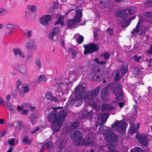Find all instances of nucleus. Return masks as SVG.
Segmentation results:
<instances>
[{"mask_svg":"<svg viewBox=\"0 0 152 152\" xmlns=\"http://www.w3.org/2000/svg\"><path fill=\"white\" fill-rule=\"evenodd\" d=\"M115 15L118 17L124 18L127 17L128 16V15L126 10H124L117 11Z\"/></svg>","mask_w":152,"mask_h":152,"instance_id":"dca6fc26","label":"nucleus"},{"mask_svg":"<svg viewBox=\"0 0 152 152\" xmlns=\"http://www.w3.org/2000/svg\"><path fill=\"white\" fill-rule=\"evenodd\" d=\"M8 12L4 9H0V16H3L7 14Z\"/></svg>","mask_w":152,"mask_h":152,"instance_id":"37998d69","label":"nucleus"},{"mask_svg":"<svg viewBox=\"0 0 152 152\" xmlns=\"http://www.w3.org/2000/svg\"><path fill=\"white\" fill-rule=\"evenodd\" d=\"M53 110L48 116V121L50 123H53L51 127L54 132H57L59 131L62 126L67 113L65 110H61L59 107H53Z\"/></svg>","mask_w":152,"mask_h":152,"instance_id":"f257e3e1","label":"nucleus"},{"mask_svg":"<svg viewBox=\"0 0 152 152\" xmlns=\"http://www.w3.org/2000/svg\"><path fill=\"white\" fill-rule=\"evenodd\" d=\"M112 91L116 96V99L119 101L122 100L124 96L121 88V85L118 84L116 86H113Z\"/></svg>","mask_w":152,"mask_h":152,"instance_id":"20e7f679","label":"nucleus"},{"mask_svg":"<svg viewBox=\"0 0 152 152\" xmlns=\"http://www.w3.org/2000/svg\"><path fill=\"white\" fill-rule=\"evenodd\" d=\"M91 94V92L90 91L88 93H87L86 94H85L84 97H83V99H93V98L92 97H91L92 96Z\"/></svg>","mask_w":152,"mask_h":152,"instance_id":"c9c22d12","label":"nucleus"},{"mask_svg":"<svg viewBox=\"0 0 152 152\" xmlns=\"http://www.w3.org/2000/svg\"><path fill=\"white\" fill-rule=\"evenodd\" d=\"M46 145L48 150L50 151L52 147V142L50 141H48Z\"/></svg>","mask_w":152,"mask_h":152,"instance_id":"09e8293b","label":"nucleus"},{"mask_svg":"<svg viewBox=\"0 0 152 152\" xmlns=\"http://www.w3.org/2000/svg\"><path fill=\"white\" fill-rule=\"evenodd\" d=\"M134 72L137 74H138L140 73V70L138 68L136 67H134Z\"/></svg>","mask_w":152,"mask_h":152,"instance_id":"4d7b16f0","label":"nucleus"},{"mask_svg":"<svg viewBox=\"0 0 152 152\" xmlns=\"http://www.w3.org/2000/svg\"><path fill=\"white\" fill-rule=\"evenodd\" d=\"M137 11V9L135 7H132L129 8L127 10L128 15H131L135 13Z\"/></svg>","mask_w":152,"mask_h":152,"instance_id":"c756f323","label":"nucleus"},{"mask_svg":"<svg viewBox=\"0 0 152 152\" xmlns=\"http://www.w3.org/2000/svg\"><path fill=\"white\" fill-rule=\"evenodd\" d=\"M103 56L104 58L105 59H107L109 58L110 57V55L109 54L105 52Z\"/></svg>","mask_w":152,"mask_h":152,"instance_id":"6e6d98bb","label":"nucleus"},{"mask_svg":"<svg viewBox=\"0 0 152 152\" xmlns=\"http://www.w3.org/2000/svg\"><path fill=\"white\" fill-rule=\"evenodd\" d=\"M111 127L121 133L125 132L126 124L124 121H116L114 124L112 125Z\"/></svg>","mask_w":152,"mask_h":152,"instance_id":"423d86ee","label":"nucleus"},{"mask_svg":"<svg viewBox=\"0 0 152 152\" xmlns=\"http://www.w3.org/2000/svg\"><path fill=\"white\" fill-rule=\"evenodd\" d=\"M33 54L32 53L29 54L28 56V57L27 58V61H31L32 57Z\"/></svg>","mask_w":152,"mask_h":152,"instance_id":"e2e57ef3","label":"nucleus"},{"mask_svg":"<svg viewBox=\"0 0 152 152\" xmlns=\"http://www.w3.org/2000/svg\"><path fill=\"white\" fill-rule=\"evenodd\" d=\"M140 26H136L135 28L133 29L131 32V33L133 34V36L134 35V33H137L140 31Z\"/></svg>","mask_w":152,"mask_h":152,"instance_id":"a19ab883","label":"nucleus"},{"mask_svg":"<svg viewBox=\"0 0 152 152\" xmlns=\"http://www.w3.org/2000/svg\"><path fill=\"white\" fill-rule=\"evenodd\" d=\"M79 126V122L78 121H76L72 123L70 125V128L71 129H76Z\"/></svg>","mask_w":152,"mask_h":152,"instance_id":"473e14b6","label":"nucleus"},{"mask_svg":"<svg viewBox=\"0 0 152 152\" xmlns=\"http://www.w3.org/2000/svg\"><path fill=\"white\" fill-rule=\"evenodd\" d=\"M131 152H145V151L142 150L140 147H135L133 149H131L130 151Z\"/></svg>","mask_w":152,"mask_h":152,"instance_id":"e433bc0d","label":"nucleus"},{"mask_svg":"<svg viewBox=\"0 0 152 152\" xmlns=\"http://www.w3.org/2000/svg\"><path fill=\"white\" fill-rule=\"evenodd\" d=\"M22 113H21L22 114L24 115H26L28 114V110H22Z\"/></svg>","mask_w":152,"mask_h":152,"instance_id":"69168bd1","label":"nucleus"},{"mask_svg":"<svg viewBox=\"0 0 152 152\" xmlns=\"http://www.w3.org/2000/svg\"><path fill=\"white\" fill-rule=\"evenodd\" d=\"M68 52L70 53L73 58H75L77 56V52L72 48H70L68 50Z\"/></svg>","mask_w":152,"mask_h":152,"instance_id":"b1692460","label":"nucleus"},{"mask_svg":"<svg viewBox=\"0 0 152 152\" xmlns=\"http://www.w3.org/2000/svg\"><path fill=\"white\" fill-rule=\"evenodd\" d=\"M76 23L73 19L69 20L67 22V26L69 28H73L76 25Z\"/></svg>","mask_w":152,"mask_h":152,"instance_id":"5701e85b","label":"nucleus"},{"mask_svg":"<svg viewBox=\"0 0 152 152\" xmlns=\"http://www.w3.org/2000/svg\"><path fill=\"white\" fill-rule=\"evenodd\" d=\"M14 68L15 69H18L22 74H25L27 71L26 68L23 64H16L15 65Z\"/></svg>","mask_w":152,"mask_h":152,"instance_id":"2eb2a0df","label":"nucleus"},{"mask_svg":"<svg viewBox=\"0 0 152 152\" xmlns=\"http://www.w3.org/2000/svg\"><path fill=\"white\" fill-rule=\"evenodd\" d=\"M108 117L109 114L108 113H101L99 115L97 122L95 126V130L98 126L104 124L106 122Z\"/></svg>","mask_w":152,"mask_h":152,"instance_id":"6e6552de","label":"nucleus"},{"mask_svg":"<svg viewBox=\"0 0 152 152\" xmlns=\"http://www.w3.org/2000/svg\"><path fill=\"white\" fill-rule=\"evenodd\" d=\"M137 138L141 143L144 146L147 145L149 140V139L143 135H138Z\"/></svg>","mask_w":152,"mask_h":152,"instance_id":"f8f14e48","label":"nucleus"},{"mask_svg":"<svg viewBox=\"0 0 152 152\" xmlns=\"http://www.w3.org/2000/svg\"><path fill=\"white\" fill-rule=\"evenodd\" d=\"M146 53L149 55L152 54V44L151 45L150 49L146 50Z\"/></svg>","mask_w":152,"mask_h":152,"instance_id":"680f3d73","label":"nucleus"},{"mask_svg":"<svg viewBox=\"0 0 152 152\" xmlns=\"http://www.w3.org/2000/svg\"><path fill=\"white\" fill-rule=\"evenodd\" d=\"M59 28L58 27H55L51 31L48 35L49 38H53L54 36L56 35L59 31Z\"/></svg>","mask_w":152,"mask_h":152,"instance_id":"412c9836","label":"nucleus"},{"mask_svg":"<svg viewBox=\"0 0 152 152\" xmlns=\"http://www.w3.org/2000/svg\"><path fill=\"white\" fill-rule=\"evenodd\" d=\"M144 15L148 18H152V11L151 12H145L143 13Z\"/></svg>","mask_w":152,"mask_h":152,"instance_id":"79ce46f5","label":"nucleus"},{"mask_svg":"<svg viewBox=\"0 0 152 152\" xmlns=\"http://www.w3.org/2000/svg\"><path fill=\"white\" fill-rule=\"evenodd\" d=\"M120 72L121 71L120 70H117L116 71L114 77V80H115L116 81L120 80L121 78V77H120Z\"/></svg>","mask_w":152,"mask_h":152,"instance_id":"7c9ffc66","label":"nucleus"},{"mask_svg":"<svg viewBox=\"0 0 152 152\" xmlns=\"http://www.w3.org/2000/svg\"><path fill=\"white\" fill-rule=\"evenodd\" d=\"M121 24L122 27H126L129 25L127 20H122Z\"/></svg>","mask_w":152,"mask_h":152,"instance_id":"58836bf2","label":"nucleus"},{"mask_svg":"<svg viewBox=\"0 0 152 152\" xmlns=\"http://www.w3.org/2000/svg\"><path fill=\"white\" fill-rule=\"evenodd\" d=\"M73 38H84V37L83 36L80 35L79 34L77 33L75 35Z\"/></svg>","mask_w":152,"mask_h":152,"instance_id":"bf43d9fd","label":"nucleus"},{"mask_svg":"<svg viewBox=\"0 0 152 152\" xmlns=\"http://www.w3.org/2000/svg\"><path fill=\"white\" fill-rule=\"evenodd\" d=\"M94 140L93 134L92 133H89L88 134L87 140L84 139L83 145L85 146L91 145L92 144Z\"/></svg>","mask_w":152,"mask_h":152,"instance_id":"ddd939ff","label":"nucleus"},{"mask_svg":"<svg viewBox=\"0 0 152 152\" xmlns=\"http://www.w3.org/2000/svg\"><path fill=\"white\" fill-rule=\"evenodd\" d=\"M52 95L50 92H47L45 95L46 97L48 100H50L52 97Z\"/></svg>","mask_w":152,"mask_h":152,"instance_id":"3c124183","label":"nucleus"},{"mask_svg":"<svg viewBox=\"0 0 152 152\" xmlns=\"http://www.w3.org/2000/svg\"><path fill=\"white\" fill-rule=\"evenodd\" d=\"M44 16L48 22L51 21L52 20V16L50 15H46Z\"/></svg>","mask_w":152,"mask_h":152,"instance_id":"8fccbe9b","label":"nucleus"},{"mask_svg":"<svg viewBox=\"0 0 152 152\" xmlns=\"http://www.w3.org/2000/svg\"><path fill=\"white\" fill-rule=\"evenodd\" d=\"M107 141L110 143L108 145L111 148H114L117 145L118 137L114 133L110 131H106L104 135Z\"/></svg>","mask_w":152,"mask_h":152,"instance_id":"f03ea898","label":"nucleus"},{"mask_svg":"<svg viewBox=\"0 0 152 152\" xmlns=\"http://www.w3.org/2000/svg\"><path fill=\"white\" fill-rule=\"evenodd\" d=\"M67 140L66 137L61 138L58 141L57 149L58 152H61L64 148L65 144Z\"/></svg>","mask_w":152,"mask_h":152,"instance_id":"9d476101","label":"nucleus"},{"mask_svg":"<svg viewBox=\"0 0 152 152\" xmlns=\"http://www.w3.org/2000/svg\"><path fill=\"white\" fill-rule=\"evenodd\" d=\"M21 80H18L16 83V86L17 88L18 87V86H20L21 84Z\"/></svg>","mask_w":152,"mask_h":152,"instance_id":"338daca9","label":"nucleus"},{"mask_svg":"<svg viewBox=\"0 0 152 152\" xmlns=\"http://www.w3.org/2000/svg\"><path fill=\"white\" fill-rule=\"evenodd\" d=\"M36 63L39 67V68H40L41 66V64L40 61V60L39 58H37L36 60Z\"/></svg>","mask_w":152,"mask_h":152,"instance_id":"de8ad7c7","label":"nucleus"},{"mask_svg":"<svg viewBox=\"0 0 152 152\" xmlns=\"http://www.w3.org/2000/svg\"><path fill=\"white\" fill-rule=\"evenodd\" d=\"M35 45V42L33 39H29L28 40L26 46V48L29 49L33 47Z\"/></svg>","mask_w":152,"mask_h":152,"instance_id":"aec40b11","label":"nucleus"},{"mask_svg":"<svg viewBox=\"0 0 152 152\" xmlns=\"http://www.w3.org/2000/svg\"><path fill=\"white\" fill-rule=\"evenodd\" d=\"M18 123L17 126L15 127L16 129L17 130L20 131L23 127V124L21 121H17Z\"/></svg>","mask_w":152,"mask_h":152,"instance_id":"72a5a7b5","label":"nucleus"},{"mask_svg":"<svg viewBox=\"0 0 152 152\" xmlns=\"http://www.w3.org/2000/svg\"><path fill=\"white\" fill-rule=\"evenodd\" d=\"M71 138L75 145H83L84 138L82 136L81 132L78 130H76L70 134Z\"/></svg>","mask_w":152,"mask_h":152,"instance_id":"7ed1b4c3","label":"nucleus"},{"mask_svg":"<svg viewBox=\"0 0 152 152\" xmlns=\"http://www.w3.org/2000/svg\"><path fill=\"white\" fill-rule=\"evenodd\" d=\"M38 118V116L34 114H32L30 116V118L31 122H33L35 121V120Z\"/></svg>","mask_w":152,"mask_h":152,"instance_id":"c03bdc74","label":"nucleus"},{"mask_svg":"<svg viewBox=\"0 0 152 152\" xmlns=\"http://www.w3.org/2000/svg\"><path fill=\"white\" fill-rule=\"evenodd\" d=\"M100 86H98L96 89L91 91L92 95L91 97L93 98V99L98 94L100 90Z\"/></svg>","mask_w":152,"mask_h":152,"instance_id":"393cba45","label":"nucleus"},{"mask_svg":"<svg viewBox=\"0 0 152 152\" xmlns=\"http://www.w3.org/2000/svg\"><path fill=\"white\" fill-rule=\"evenodd\" d=\"M86 87L82 85L78 86L76 88L75 95L76 97L82 98L86 94Z\"/></svg>","mask_w":152,"mask_h":152,"instance_id":"0eeeda50","label":"nucleus"},{"mask_svg":"<svg viewBox=\"0 0 152 152\" xmlns=\"http://www.w3.org/2000/svg\"><path fill=\"white\" fill-rule=\"evenodd\" d=\"M6 26L8 30L9 31V32H7L5 34L4 37H9L10 34H11L13 31L14 26L13 25L8 24Z\"/></svg>","mask_w":152,"mask_h":152,"instance_id":"a211bd4d","label":"nucleus"},{"mask_svg":"<svg viewBox=\"0 0 152 152\" xmlns=\"http://www.w3.org/2000/svg\"><path fill=\"white\" fill-rule=\"evenodd\" d=\"M100 3L102 6V9L107 8L110 4V0H100Z\"/></svg>","mask_w":152,"mask_h":152,"instance_id":"6ab92c4d","label":"nucleus"},{"mask_svg":"<svg viewBox=\"0 0 152 152\" xmlns=\"http://www.w3.org/2000/svg\"><path fill=\"white\" fill-rule=\"evenodd\" d=\"M83 99L82 98L76 97L72 99L69 100L67 102V104L68 105L72 106L75 104L77 107L80 105L82 103Z\"/></svg>","mask_w":152,"mask_h":152,"instance_id":"1a4fd4ad","label":"nucleus"},{"mask_svg":"<svg viewBox=\"0 0 152 152\" xmlns=\"http://www.w3.org/2000/svg\"><path fill=\"white\" fill-rule=\"evenodd\" d=\"M8 108L10 112V113H13L14 110L15 109V107L14 106L12 105L10 107H8Z\"/></svg>","mask_w":152,"mask_h":152,"instance_id":"603ef678","label":"nucleus"},{"mask_svg":"<svg viewBox=\"0 0 152 152\" xmlns=\"http://www.w3.org/2000/svg\"><path fill=\"white\" fill-rule=\"evenodd\" d=\"M39 22L41 24L43 25L46 26L49 25V23L44 16L40 18Z\"/></svg>","mask_w":152,"mask_h":152,"instance_id":"c85d7f7f","label":"nucleus"},{"mask_svg":"<svg viewBox=\"0 0 152 152\" xmlns=\"http://www.w3.org/2000/svg\"><path fill=\"white\" fill-rule=\"evenodd\" d=\"M17 91L15 89H13L12 90V92L11 93V95L13 96L15 98V96L17 95Z\"/></svg>","mask_w":152,"mask_h":152,"instance_id":"052dcab7","label":"nucleus"},{"mask_svg":"<svg viewBox=\"0 0 152 152\" xmlns=\"http://www.w3.org/2000/svg\"><path fill=\"white\" fill-rule=\"evenodd\" d=\"M31 140L28 138L27 136L25 135L23 136L22 139V142L23 144H29L31 143Z\"/></svg>","mask_w":152,"mask_h":152,"instance_id":"a878e982","label":"nucleus"},{"mask_svg":"<svg viewBox=\"0 0 152 152\" xmlns=\"http://www.w3.org/2000/svg\"><path fill=\"white\" fill-rule=\"evenodd\" d=\"M64 18L61 16H60L58 19L55 23L54 25H56L57 24H59L61 25V26L64 25Z\"/></svg>","mask_w":152,"mask_h":152,"instance_id":"bb28decb","label":"nucleus"},{"mask_svg":"<svg viewBox=\"0 0 152 152\" xmlns=\"http://www.w3.org/2000/svg\"><path fill=\"white\" fill-rule=\"evenodd\" d=\"M111 84H109L107 86L103 88L101 92V97L102 99H104L107 96L108 91L109 90V87H110Z\"/></svg>","mask_w":152,"mask_h":152,"instance_id":"f3484780","label":"nucleus"},{"mask_svg":"<svg viewBox=\"0 0 152 152\" xmlns=\"http://www.w3.org/2000/svg\"><path fill=\"white\" fill-rule=\"evenodd\" d=\"M42 80L44 82H45L47 81V78L45 77L44 75H42L39 77L37 81L38 83L40 84Z\"/></svg>","mask_w":152,"mask_h":152,"instance_id":"2f4dec72","label":"nucleus"},{"mask_svg":"<svg viewBox=\"0 0 152 152\" xmlns=\"http://www.w3.org/2000/svg\"><path fill=\"white\" fill-rule=\"evenodd\" d=\"M29 89L28 86H27L26 87H24L22 88V91H24L25 93H27L29 91Z\"/></svg>","mask_w":152,"mask_h":152,"instance_id":"5fc2aeb1","label":"nucleus"},{"mask_svg":"<svg viewBox=\"0 0 152 152\" xmlns=\"http://www.w3.org/2000/svg\"><path fill=\"white\" fill-rule=\"evenodd\" d=\"M84 39H77L76 41L79 44L81 43L84 40Z\"/></svg>","mask_w":152,"mask_h":152,"instance_id":"0e129e2a","label":"nucleus"},{"mask_svg":"<svg viewBox=\"0 0 152 152\" xmlns=\"http://www.w3.org/2000/svg\"><path fill=\"white\" fill-rule=\"evenodd\" d=\"M120 71L121 72L122 76L124 75L128 71L127 65L126 64L123 65Z\"/></svg>","mask_w":152,"mask_h":152,"instance_id":"cd10ccee","label":"nucleus"},{"mask_svg":"<svg viewBox=\"0 0 152 152\" xmlns=\"http://www.w3.org/2000/svg\"><path fill=\"white\" fill-rule=\"evenodd\" d=\"M148 28L146 27H142L139 32V35L141 38H148Z\"/></svg>","mask_w":152,"mask_h":152,"instance_id":"4468645a","label":"nucleus"},{"mask_svg":"<svg viewBox=\"0 0 152 152\" xmlns=\"http://www.w3.org/2000/svg\"><path fill=\"white\" fill-rule=\"evenodd\" d=\"M28 7L32 12H35L37 11V8L36 6L29 5Z\"/></svg>","mask_w":152,"mask_h":152,"instance_id":"a18cd8bd","label":"nucleus"},{"mask_svg":"<svg viewBox=\"0 0 152 152\" xmlns=\"http://www.w3.org/2000/svg\"><path fill=\"white\" fill-rule=\"evenodd\" d=\"M15 139V138H14L10 139L8 141L9 144L10 145H13L14 144Z\"/></svg>","mask_w":152,"mask_h":152,"instance_id":"864d4df0","label":"nucleus"},{"mask_svg":"<svg viewBox=\"0 0 152 152\" xmlns=\"http://www.w3.org/2000/svg\"><path fill=\"white\" fill-rule=\"evenodd\" d=\"M83 47L85 48L84 54L85 55L93 53L99 49L97 45L94 43L84 45Z\"/></svg>","mask_w":152,"mask_h":152,"instance_id":"39448f33","label":"nucleus"},{"mask_svg":"<svg viewBox=\"0 0 152 152\" xmlns=\"http://www.w3.org/2000/svg\"><path fill=\"white\" fill-rule=\"evenodd\" d=\"M101 31L100 28L95 29L93 31L94 38H98V34Z\"/></svg>","mask_w":152,"mask_h":152,"instance_id":"f704fd0d","label":"nucleus"},{"mask_svg":"<svg viewBox=\"0 0 152 152\" xmlns=\"http://www.w3.org/2000/svg\"><path fill=\"white\" fill-rule=\"evenodd\" d=\"M113 31L114 30L113 29L109 28L106 30V34L111 37L113 35Z\"/></svg>","mask_w":152,"mask_h":152,"instance_id":"4c0bfd02","label":"nucleus"},{"mask_svg":"<svg viewBox=\"0 0 152 152\" xmlns=\"http://www.w3.org/2000/svg\"><path fill=\"white\" fill-rule=\"evenodd\" d=\"M115 107L110 106L109 104H103L102 105V111H105L107 110H112L115 108Z\"/></svg>","mask_w":152,"mask_h":152,"instance_id":"4be33fe9","label":"nucleus"},{"mask_svg":"<svg viewBox=\"0 0 152 152\" xmlns=\"http://www.w3.org/2000/svg\"><path fill=\"white\" fill-rule=\"evenodd\" d=\"M39 128L38 127H37L36 129H34L31 132V134H33L35 133L37 131L39 130Z\"/></svg>","mask_w":152,"mask_h":152,"instance_id":"774afa93","label":"nucleus"},{"mask_svg":"<svg viewBox=\"0 0 152 152\" xmlns=\"http://www.w3.org/2000/svg\"><path fill=\"white\" fill-rule=\"evenodd\" d=\"M145 6L147 7L152 6V0H147L145 2Z\"/></svg>","mask_w":152,"mask_h":152,"instance_id":"49530a36","label":"nucleus"},{"mask_svg":"<svg viewBox=\"0 0 152 152\" xmlns=\"http://www.w3.org/2000/svg\"><path fill=\"white\" fill-rule=\"evenodd\" d=\"M141 56H135L134 57L133 59L135 61H138L141 58Z\"/></svg>","mask_w":152,"mask_h":152,"instance_id":"13d9d810","label":"nucleus"},{"mask_svg":"<svg viewBox=\"0 0 152 152\" xmlns=\"http://www.w3.org/2000/svg\"><path fill=\"white\" fill-rule=\"evenodd\" d=\"M82 10L81 9L76 10L75 11V15L72 19L76 23L81 21V18L82 16Z\"/></svg>","mask_w":152,"mask_h":152,"instance_id":"9b49d317","label":"nucleus"},{"mask_svg":"<svg viewBox=\"0 0 152 152\" xmlns=\"http://www.w3.org/2000/svg\"><path fill=\"white\" fill-rule=\"evenodd\" d=\"M13 52L15 56H16L18 54L19 55L21 52V50L18 48H15L13 49Z\"/></svg>","mask_w":152,"mask_h":152,"instance_id":"ea45409f","label":"nucleus"}]
</instances>
